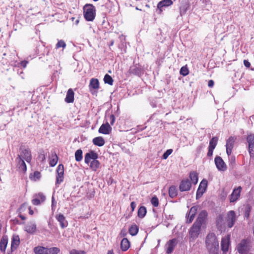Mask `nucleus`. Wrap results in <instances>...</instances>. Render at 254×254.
<instances>
[{
    "label": "nucleus",
    "mask_w": 254,
    "mask_h": 254,
    "mask_svg": "<svg viewBox=\"0 0 254 254\" xmlns=\"http://www.w3.org/2000/svg\"><path fill=\"white\" fill-rule=\"evenodd\" d=\"M207 216V212L205 210H202L199 213L197 219L189 231L190 241H194L198 237L200 234L201 226L204 223Z\"/></svg>",
    "instance_id": "nucleus-1"
},
{
    "label": "nucleus",
    "mask_w": 254,
    "mask_h": 254,
    "mask_svg": "<svg viewBox=\"0 0 254 254\" xmlns=\"http://www.w3.org/2000/svg\"><path fill=\"white\" fill-rule=\"evenodd\" d=\"M205 243L209 252H214L218 250L219 242L214 233H209L207 235Z\"/></svg>",
    "instance_id": "nucleus-2"
},
{
    "label": "nucleus",
    "mask_w": 254,
    "mask_h": 254,
    "mask_svg": "<svg viewBox=\"0 0 254 254\" xmlns=\"http://www.w3.org/2000/svg\"><path fill=\"white\" fill-rule=\"evenodd\" d=\"M84 17L86 20L92 21L95 17L96 9L92 4H86L83 7Z\"/></svg>",
    "instance_id": "nucleus-3"
},
{
    "label": "nucleus",
    "mask_w": 254,
    "mask_h": 254,
    "mask_svg": "<svg viewBox=\"0 0 254 254\" xmlns=\"http://www.w3.org/2000/svg\"><path fill=\"white\" fill-rule=\"evenodd\" d=\"M35 254H58L60 249L57 247L47 248L44 247H36L34 249Z\"/></svg>",
    "instance_id": "nucleus-4"
},
{
    "label": "nucleus",
    "mask_w": 254,
    "mask_h": 254,
    "mask_svg": "<svg viewBox=\"0 0 254 254\" xmlns=\"http://www.w3.org/2000/svg\"><path fill=\"white\" fill-rule=\"evenodd\" d=\"M237 220V216L234 210H230L227 213L226 222L227 226L229 228H232L235 224Z\"/></svg>",
    "instance_id": "nucleus-5"
},
{
    "label": "nucleus",
    "mask_w": 254,
    "mask_h": 254,
    "mask_svg": "<svg viewBox=\"0 0 254 254\" xmlns=\"http://www.w3.org/2000/svg\"><path fill=\"white\" fill-rule=\"evenodd\" d=\"M20 153L17 157L20 158L23 160H25L27 163H30L32 159V154L30 149L29 148H22L20 149Z\"/></svg>",
    "instance_id": "nucleus-6"
},
{
    "label": "nucleus",
    "mask_w": 254,
    "mask_h": 254,
    "mask_svg": "<svg viewBox=\"0 0 254 254\" xmlns=\"http://www.w3.org/2000/svg\"><path fill=\"white\" fill-rule=\"evenodd\" d=\"M249 243L246 240H242L237 246L238 251L240 254H248L249 251Z\"/></svg>",
    "instance_id": "nucleus-7"
},
{
    "label": "nucleus",
    "mask_w": 254,
    "mask_h": 254,
    "mask_svg": "<svg viewBox=\"0 0 254 254\" xmlns=\"http://www.w3.org/2000/svg\"><path fill=\"white\" fill-rule=\"evenodd\" d=\"M242 190V188L240 186L235 188L233 190L232 193L230 196V202H235L239 199Z\"/></svg>",
    "instance_id": "nucleus-8"
},
{
    "label": "nucleus",
    "mask_w": 254,
    "mask_h": 254,
    "mask_svg": "<svg viewBox=\"0 0 254 254\" xmlns=\"http://www.w3.org/2000/svg\"><path fill=\"white\" fill-rule=\"evenodd\" d=\"M214 161L216 168L219 171H225L226 170L227 166L221 157L216 156Z\"/></svg>",
    "instance_id": "nucleus-9"
},
{
    "label": "nucleus",
    "mask_w": 254,
    "mask_h": 254,
    "mask_svg": "<svg viewBox=\"0 0 254 254\" xmlns=\"http://www.w3.org/2000/svg\"><path fill=\"white\" fill-rule=\"evenodd\" d=\"M247 139L249 144V152L250 157L254 159V135H248Z\"/></svg>",
    "instance_id": "nucleus-10"
},
{
    "label": "nucleus",
    "mask_w": 254,
    "mask_h": 254,
    "mask_svg": "<svg viewBox=\"0 0 254 254\" xmlns=\"http://www.w3.org/2000/svg\"><path fill=\"white\" fill-rule=\"evenodd\" d=\"M236 138L234 136H230L226 141V153L228 156L230 155Z\"/></svg>",
    "instance_id": "nucleus-11"
},
{
    "label": "nucleus",
    "mask_w": 254,
    "mask_h": 254,
    "mask_svg": "<svg viewBox=\"0 0 254 254\" xmlns=\"http://www.w3.org/2000/svg\"><path fill=\"white\" fill-rule=\"evenodd\" d=\"M57 175L56 177L57 184H61L64 179V167L62 164H60L57 169Z\"/></svg>",
    "instance_id": "nucleus-12"
},
{
    "label": "nucleus",
    "mask_w": 254,
    "mask_h": 254,
    "mask_svg": "<svg viewBox=\"0 0 254 254\" xmlns=\"http://www.w3.org/2000/svg\"><path fill=\"white\" fill-rule=\"evenodd\" d=\"M197 210V207L196 206H193L190 209L189 212L186 214L187 223H190L192 222L195 216Z\"/></svg>",
    "instance_id": "nucleus-13"
},
{
    "label": "nucleus",
    "mask_w": 254,
    "mask_h": 254,
    "mask_svg": "<svg viewBox=\"0 0 254 254\" xmlns=\"http://www.w3.org/2000/svg\"><path fill=\"white\" fill-rule=\"evenodd\" d=\"M230 236L229 235L222 238L221 241V249L222 251L225 253L228 251L229 246L230 245Z\"/></svg>",
    "instance_id": "nucleus-14"
},
{
    "label": "nucleus",
    "mask_w": 254,
    "mask_h": 254,
    "mask_svg": "<svg viewBox=\"0 0 254 254\" xmlns=\"http://www.w3.org/2000/svg\"><path fill=\"white\" fill-rule=\"evenodd\" d=\"M178 243V241L176 239H173L172 240H169L167 244L166 247H167L166 249V253L169 254L172 253L175 247L176 246Z\"/></svg>",
    "instance_id": "nucleus-15"
},
{
    "label": "nucleus",
    "mask_w": 254,
    "mask_h": 254,
    "mask_svg": "<svg viewBox=\"0 0 254 254\" xmlns=\"http://www.w3.org/2000/svg\"><path fill=\"white\" fill-rule=\"evenodd\" d=\"M98 154L93 151H90L85 155L84 161L86 164H89L91 162V160H93L97 159Z\"/></svg>",
    "instance_id": "nucleus-16"
},
{
    "label": "nucleus",
    "mask_w": 254,
    "mask_h": 254,
    "mask_svg": "<svg viewBox=\"0 0 254 254\" xmlns=\"http://www.w3.org/2000/svg\"><path fill=\"white\" fill-rule=\"evenodd\" d=\"M191 187V183L188 179L182 181L179 189L180 191H185L189 190Z\"/></svg>",
    "instance_id": "nucleus-17"
},
{
    "label": "nucleus",
    "mask_w": 254,
    "mask_h": 254,
    "mask_svg": "<svg viewBox=\"0 0 254 254\" xmlns=\"http://www.w3.org/2000/svg\"><path fill=\"white\" fill-rule=\"evenodd\" d=\"M56 218L58 222H59L60 226L62 228H64L68 225V222L65 220V217L62 214L57 215Z\"/></svg>",
    "instance_id": "nucleus-18"
},
{
    "label": "nucleus",
    "mask_w": 254,
    "mask_h": 254,
    "mask_svg": "<svg viewBox=\"0 0 254 254\" xmlns=\"http://www.w3.org/2000/svg\"><path fill=\"white\" fill-rule=\"evenodd\" d=\"M112 127L107 123L106 124H103L99 129V132L101 133L108 134L111 131Z\"/></svg>",
    "instance_id": "nucleus-19"
},
{
    "label": "nucleus",
    "mask_w": 254,
    "mask_h": 254,
    "mask_svg": "<svg viewBox=\"0 0 254 254\" xmlns=\"http://www.w3.org/2000/svg\"><path fill=\"white\" fill-rule=\"evenodd\" d=\"M173 4L172 0H162L157 4V8L159 9V13H161L162 11V7L164 6H168Z\"/></svg>",
    "instance_id": "nucleus-20"
},
{
    "label": "nucleus",
    "mask_w": 254,
    "mask_h": 254,
    "mask_svg": "<svg viewBox=\"0 0 254 254\" xmlns=\"http://www.w3.org/2000/svg\"><path fill=\"white\" fill-rule=\"evenodd\" d=\"M129 73L140 76L142 72V69L140 67L137 65H133L131 66L129 69Z\"/></svg>",
    "instance_id": "nucleus-21"
},
{
    "label": "nucleus",
    "mask_w": 254,
    "mask_h": 254,
    "mask_svg": "<svg viewBox=\"0 0 254 254\" xmlns=\"http://www.w3.org/2000/svg\"><path fill=\"white\" fill-rule=\"evenodd\" d=\"M20 244V239L19 236L14 235L12 237L11 243V249L12 251H15Z\"/></svg>",
    "instance_id": "nucleus-22"
},
{
    "label": "nucleus",
    "mask_w": 254,
    "mask_h": 254,
    "mask_svg": "<svg viewBox=\"0 0 254 254\" xmlns=\"http://www.w3.org/2000/svg\"><path fill=\"white\" fill-rule=\"evenodd\" d=\"M45 200V196L43 194L39 193L38 195H36V197L33 198L32 200V203L35 205H39L41 202L44 201Z\"/></svg>",
    "instance_id": "nucleus-23"
},
{
    "label": "nucleus",
    "mask_w": 254,
    "mask_h": 254,
    "mask_svg": "<svg viewBox=\"0 0 254 254\" xmlns=\"http://www.w3.org/2000/svg\"><path fill=\"white\" fill-rule=\"evenodd\" d=\"M74 93L72 89H69L67 92L65 98L64 99L65 102L67 103H73L74 101Z\"/></svg>",
    "instance_id": "nucleus-24"
},
{
    "label": "nucleus",
    "mask_w": 254,
    "mask_h": 254,
    "mask_svg": "<svg viewBox=\"0 0 254 254\" xmlns=\"http://www.w3.org/2000/svg\"><path fill=\"white\" fill-rule=\"evenodd\" d=\"M25 230L29 234H33L36 230V225L34 223H30L25 227Z\"/></svg>",
    "instance_id": "nucleus-25"
},
{
    "label": "nucleus",
    "mask_w": 254,
    "mask_h": 254,
    "mask_svg": "<svg viewBox=\"0 0 254 254\" xmlns=\"http://www.w3.org/2000/svg\"><path fill=\"white\" fill-rule=\"evenodd\" d=\"M89 87L90 90H91L92 89H99V82L98 80L96 78H92L90 80Z\"/></svg>",
    "instance_id": "nucleus-26"
},
{
    "label": "nucleus",
    "mask_w": 254,
    "mask_h": 254,
    "mask_svg": "<svg viewBox=\"0 0 254 254\" xmlns=\"http://www.w3.org/2000/svg\"><path fill=\"white\" fill-rule=\"evenodd\" d=\"M130 247V243L127 238H124L121 243V249L123 251H127Z\"/></svg>",
    "instance_id": "nucleus-27"
},
{
    "label": "nucleus",
    "mask_w": 254,
    "mask_h": 254,
    "mask_svg": "<svg viewBox=\"0 0 254 254\" xmlns=\"http://www.w3.org/2000/svg\"><path fill=\"white\" fill-rule=\"evenodd\" d=\"M49 164L51 167L55 166L58 161V157L55 152H52L50 157Z\"/></svg>",
    "instance_id": "nucleus-28"
},
{
    "label": "nucleus",
    "mask_w": 254,
    "mask_h": 254,
    "mask_svg": "<svg viewBox=\"0 0 254 254\" xmlns=\"http://www.w3.org/2000/svg\"><path fill=\"white\" fill-rule=\"evenodd\" d=\"M16 160L18 163V168L20 171L26 172L27 167L24 161L20 157H17Z\"/></svg>",
    "instance_id": "nucleus-29"
},
{
    "label": "nucleus",
    "mask_w": 254,
    "mask_h": 254,
    "mask_svg": "<svg viewBox=\"0 0 254 254\" xmlns=\"http://www.w3.org/2000/svg\"><path fill=\"white\" fill-rule=\"evenodd\" d=\"M93 143L98 146H102L105 144V140L102 137L98 136L93 138Z\"/></svg>",
    "instance_id": "nucleus-30"
},
{
    "label": "nucleus",
    "mask_w": 254,
    "mask_h": 254,
    "mask_svg": "<svg viewBox=\"0 0 254 254\" xmlns=\"http://www.w3.org/2000/svg\"><path fill=\"white\" fill-rule=\"evenodd\" d=\"M7 244V239L5 238H2L0 240V250L3 252L5 251L6 246Z\"/></svg>",
    "instance_id": "nucleus-31"
},
{
    "label": "nucleus",
    "mask_w": 254,
    "mask_h": 254,
    "mask_svg": "<svg viewBox=\"0 0 254 254\" xmlns=\"http://www.w3.org/2000/svg\"><path fill=\"white\" fill-rule=\"evenodd\" d=\"M190 178L191 180L192 183L194 185L196 184L198 182V176L196 173L191 172L190 174Z\"/></svg>",
    "instance_id": "nucleus-32"
},
{
    "label": "nucleus",
    "mask_w": 254,
    "mask_h": 254,
    "mask_svg": "<svg viewBox=\"0 0 254 254\" xmlns=\"http://www.w3.org/2000/svg\"><path fill=\"white\" fill-rule=\"evenodd\" d=\"M146 214V209L144 206H141L138 210V216L140 218H143Z\"/></svg>",
    "instance_id": "nucleus-33"
},
{
    "label": "nucleus",
    "mask_w": 254,
    "mask_h": 254,
    "mask_svg": "<svg viewBox=\"0 0 254 254\" xmlns=\"http://www.w3.org/2000/svg\"><path fill=\"white\" fill-rule=\"evenodd\" d=\"M138 232V228L136 225H132L129 228V233L131 236H135Z\"/></svg>",
    "instance_id": "nucleus-34"
},
{
    "label": "nucleus",
    "mask_w": 254,
    "mask_h": 254,
    "mask_svg": "<svg viewBox=\"0 0 254 254\" xmlns=\"http://www.w3.org/2000/svg\"><path fill=\"white\" fill-rule=\"evenodd\" d=\"M75 160L77 162H79L82 160L83 158L82 156V151L79 149L76 151L75 153Z\"/></svg>",
    "instance_id": "nucleus-35"
},
{
    "label": "nucleus",
    "mask_w": 254,
    "mask_h": 254,
    "mask_svg": "<svg viewBox=\"0 0 254 254\" xmlns=\"http://www.w3.org/2000/svg\"><path fill=\"white\" fill-rule=\"evenodd\" d=\"M169 196L172 198H174L177 196V190L174 186H171L170 187L169 189Z\"/></svg>",
    "instance_id": "nucleus-36"
},
{
    "label": "nucleus",
    "mask_w": 254,
    "mask_h": 254,
    "mask_svg": "<svg viewBox=\"0 0 254 254\" xmlns=\"http://www.w3.org/2000/svg\"><path fill=\"white\" fill-rule=\"evenodd\" d=\"M100 166V162L99 161L95 159L92 160L90 163V168L94 171H96Z\"/></svg>",
    "instance_id": "nucleus-37"
},
{
    "label": "nucleus",
    "mask_w": 254,
    "mask_h": 254,
    "mask_svg": "<svg viewBox=\"0 0 254 254\" xmlns=\"http://www.w3.org/2000/svg\"><path fill=\"white\" fill-rule=\"evenodd\" d=\"M218 140V139L217 137H212L209 141V147L214 149L217 145Z\"/></svg>",
    "instance_id": "nucleus-38"
},
{
    "label": "nucleus",
    "mask_w": 254,
    "mask_h": 254,
    "mask_svg": "<svg viewBox=\"0 0 254 254\" xmlns=\"http://www.w3.org/2000/svg\"><path fill=\"white\" fill-rule=\"evenodd\" d=\"M104 81L105 83H107L110 85L113 84V79L112 77L108 74H106L104 78Z\"/></svg>",
    "instance_id": "nucleus-39"
},
{
    "label": "nucleus",
    "mask_w": 254,
    "mask_h": 254,
    "mask_svg": "<svg viewBox=\"0 0 254 254\" xmlns=\"http://www.w3.org/2000/svg\"><path fill=\"white\" fill-rule=\"evenodd\" d=\"M251 210V206L249 204L246 205L245 207V213H244L245 217L247 218V219L249 218Z\"/></svg>",
    "instance_id": "nucleus-40"
},
{
    "label": "nucleus",
    "mask_w": 254,
    "mask_h": 254,
    "mask_svg": "<svg viewBox=\"0 0 254 254\" xmlns=\"http://www.w3.org/2000/svg\"><path fill=\"white\" fill-rule=\"evenodd\" d=\"M31 179L34 181H37L41 177V173L38 171H35L33 174L30 177Z\"/></svg>",
    "instance_id": "nucleus-41"
},
{
    "label": "nucleus",
    "mask_w": 254,
    "mask_h": 254,
    "mask_svg": "<svg viewBox=\"0 0 254 254\" xmlns=\"http://www.w3.org/2000/svg\"><path fill=\"white\" fill-rule=\"evenodd\" d=\"M66 47V44L64 40H61L58 41L57 44L56 45V48L57 49L60 48H64Z\"/></svg>",
    "instance_id": "nucleus-42"
},
{
    "label": "nucleus",
    "mask_w": 254,
    "mask_h": 254,
    "mask_svg": "<svg viewBox=\"0 0 254 254\" xmlns=\"http://www.w3.org/2000/svg\"><path fill=\"white\" fill-rule=\"evenodd\" d=\"M151 203L154 207H157L158 206L159 201L157 196H154L152 197L151 200Z\"/></svg>",
    "instance_id": "nucleus-43"
},
{
    "label": "nucleus",
    "mask_w": 254,
    "mask_h": 254,
    "mask_svg": "<svg viewBox=\"0 0 254 254\" xmlns=\"http://www.w3.org/2000/svg\"><path fill=\"white\" fill-rule=\"evenodd\" d=\"M204 191L205 190L204 189H201L198 188L196 192V198L198 199L200 198Z\"/></svg>",
    "instance_id": "nucleus-44"
},
{
    "label": "nucleus",
    "mask_w": 254,
    "mask_h": 254,
    "mask_svg": "<svg viewBox=\"0 0 254 254\" xmlns=\"http://www.w3.org/2000/svg\"><path fill=\"white\" fill-rule=\"evenodd\" d=\"M180 72L183 76H186L189 74L188 68L186 66H183L181 68Z\"/></svg>",
    "instance_id": "nucleus-45"
},
{
    "label": "nucleus",
    "mask_w": 254,
    "mask_h": 254,
    "mask_svg": "<svg viewBox=\"0 0 254 254\" xmlns=\"http://www.w3.org/2000/svg\"><path fill=\"white\" fill-rule=\"evenodd\" d=\"M207 182L206 180H203L200 183L199 186V188H200L201 189H204V190L205 191L206 188L207 187Z\"/></svg>",
    "instance_id": "nucleus-46"
},
{
    "label": "nucleus",
    "mask_w": 254,
    "mask_h": 254,
    "mask_svg": "<svg viewBox=\"0 0 254 254\" xmlns=\"http://www.w3.org/2000/svg\"><path fill=\"white\" fill-rule=\"evenodd\" d=\"M38 159L41 162H43L45 161L46 158H45V154H44V153L43 151L39 153L38 156Z\"/></svg>",
    "instance_id": "nucleus-47"
},
{
    "label": "nucleus",
    "mask_w": 254,
    "mask_h": 254,
    "mask_svg": "<svg viewBox=\"0 0 254 254\" xmlns=\"http://www.w3.org/2000/svg\"><path fill=\"white\" fill-rule=\"evenodd\" d=\"M173 150L172 149H168L163 154L162 158L164 159H166L168 156L172 153Z\"/></svg>",
    "instance_id": "nucleus-48"
},
{
    "label": "nucleus",
    "mask_w": 254,
    "mask_h": 254,
    "mask_svg": "<svg viewBox=\"0 0 254 254\" xmlns=\"http://www.w3.org/2000/svg\"><path fill=\"white\" fill-rule=\"evenodd\" d=\"M69 254H86V252L84 251H78L73 249L70 251Z\"/></svg>",
    "instance_id": "nucleus-49"
},
{
    "label": "nucleus",
    "mask_w": 254,
    "mask_h": 254,
    "mask_svg": "<svg viewBox=\"0 0 254 254\" xmlns=\"http://www.w3.org/2000/svg\"><path fill=\"white\" fill-rule=\"evenodd\" d=\"M189 7L187 5H184L180 7V14L183 15L186 13V11L188 9Z\"/></svg>",
    "instance_id": "nucleus-50"
},
{
    "label": "nucleus",
    "mask_w": 254,
    "mask_h": 254,
    "mask_svg": "<svg viewBox=\"0 0 254 254\" xmlns=\"http://www.w3.org/2000/svg\"><path fill=\"white\" fill-rule=\"evenodd\" d=\"M229 165L233 168L235 165V156H231L229 158Z\"/></svg>",
    "instance_id": "nucleus-51"
},
{
    "label": "nucleus",
    "mask_w": 254,
    "mask_h": 254,
    "mask_svg": "<svg viewBox=\"0 0 254 254\" xmlns=\"http://www.w3.org/2000/svg\"><path fill=\"white\" fill-rule=\"evenodd\" d=\"M109 118H110V124H111V125H113L114 124L115 121V117L114 115H110L109 117Z\"/></svg>",
    "instance_id": "nucleus-52"
},
{
    "label": "nucleus",
    "mask_w": 254,
    "mask_h": 254,
    "mask_svg": "<svg viewBox=\"0 0 254 254\" xmlns=\"http://www.w3.org/2000/svg\"><path fill=\"white\" fill-rule=\"evenodd\" d=\"M213 150H214V149L208 147V151L207 152L208 156L210 157L212 155Z\"/></svg>",
    "instance_id": "nucleus-53"
},
{
    "label": "nucleus",
    "mask_w": 254,
    "mask_h": 254,
    "mask_svg": "<svg viewBox=\"0 0 254 254\" xmlns=\"http://www.w3.org/2000/svg\"><path fill=\"white\" fill-rule=\"evenodd\" d=\"M244 64L245 65V66H246L247 67H250V66H251V64L250 63L246 60H245L244 61Z\"/></svg>",
    "instance_id": "nucleus-54"
},
{
    "label": "nucleus",
    "mask_w": 254,
    "mask_h": 254,
    "mask_svg": "<svg viewBox=\"0 0 254 254\" xmlns=\"http://www.w3.org/2000/svg\"><path fill=\"white\" fill-rule=\"evenodd\" d=\"M214 82L213 80H210L208 81V87L212 88L214 86Z\"/></svg>",
    "instance_id": "nucleus-55"
},
{
    "label": "nucleus",
    "mask_w": 254,
    "mask_h": 254,
    "mask_svg": "<svg viewBox=\"0 0 254 254\" xmlns=\"http://www.w3.org/2000/svg\"><path fill=\"white\" fill-rule=\"evenodd\" d=\"M52 209H53L54 207L55 206H56V202L55 201V198L53 196L52 197Z\"/></svg>",
    "instance_id": "nucleus-56"
},
{
    "label": "nucleus",
    "mask_w": 254,
    "mask_h": 254,
    "mask_svg": "<svg viewBox=\"0 0 254 254\" xmlns=\"http://www.w3.org/2000/svg\"><path fill=\"white\" fill-rule=\"evenodd\" d=\"M130 207L131 208V211H133L135 207H136V204L134 202H131L130 203Z\"/></svg>",
    "instance_id": "nucleus-57"
},
{
    "label": "nucleus",
    "mask_w": 254,
    "mask_h": 254,
    "mask_svg": "<svg viewBox=\"0 0 254 254\" xmlns=\"http://www.w3.org/2000/svg\"><path fill=\"white\" fill-rule=\"evenodd\" d=\"M28 62L26 61H22L20 63L21 65L24 68H25Z\"/></svg>",
    "instance_id": "nucleus-58"
},
{
    "label": "nucleus",
    "mask_w": 254,
    "mask_h": 254,
    "mask_svg": "<svg viewBox=\"0 0 254 254\" xmlns=\"http://www.w3.org/2000/svg\"><path fill=\"white\" fill-rule=\"evenodd\" d=\"M29 214L32 215L33 214V213H34L33 211L31 209V207H30L29 208Z\"/></svg>",
    "instance_id": "nucleus-59"
},
{
    "label": "nucleus",
    "mask_w": 254,
    "mask_h": 254,
    "mask_svg": "<svg viewBox=\"0 0 254 254\" xmlns=\"http://www.w3.org/2000/svg\"><path fill=\"white\" fill-rule=\"evenodd\" d=\"M26 205V204L25 203H23V204H22L19 208L20 210H22L23 208H24Z\"/></svg>",
    "instance_id": "nucleus-60"
},
{
    "label": "nucleus",
    "mask_w": 254,
    "mask_h": 254,
    "mask_svg": "<svg viewBox=\"0 0 254 254\" xmlns=\"http://www.w3.org/2000/svg\"><path fill=\"white\" fill-rule=\"evenodd\" d=\"M107 254H114L113 250H110L108 252Z\"/></svg>",
    "instance_id": "nucleus-61"
},
{
    "label": "nucleus",
    "mask_w": 254,
    "mask_h": 254,
    "mask_svg": "<svg viewBox=\"0 0 254 254\" xmlns=\"http://www.w3.org/2000/svg\"><path fill=\"white\" fill-rule=\"evenodd\" d=\"M210 254H218V251H215L214 252H209Z\"/></svg>",
    "instance_id": "nucleus-62"
},
{
    "label": "nucleus",
    "mask_w": 254,
    "mask_h": 254,
    "mask_svg": "<svg viewBox=\"0 0 254 254\" xmlns=\"http://www.w3.org/2000/svg\"><path fill=\"white\" fill-rule=\"evenodd\" d=\"M19 217L23 220H25V217L23 215H19Z\"/></svg>",
    "instance_id": "nucleus-63"
},
{
    "label": "nucleus",
    "mask_w": 254,
    "mask_h": 254,
    "mask_svg": "<svg viewBox=\"0 0 254 254\" xmlns=\"http://www.w3.org/2000/svg\"><path fill=\"white\" fill-rule=\"evenodd\" d=\"M121 235L122 236H125L126 235V233L125 232H123V231H122L121 233Z\"/></svg>",
    "instance_id": "nucleus-64"
}]
</instances>
